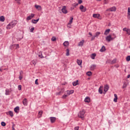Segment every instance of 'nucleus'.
Returning <instances> with one entry per match:
<instances>
[{
    "label": "nucleus",
    "mask_w": 130,
    "mask_h": 130,
    "mask_svg": "<svg viewBox=\"0 0 130 130\" xmlns=\"http://www.w3.org/2000/svg\"><path fill=\"white\" fill-rule=\"evenodd\" d=\"M18 89L19 91H21V90H22V85H18Z\"/></svg>",
    "instance_id": "39"
},
{
    "label": "nucleus",
    "mask_w": 130,
    "mask_h": 130,
    "mask_svg": "<svg viewBox=\"0 0 130 130\" xmlns=\"http://www.w3.org/2000/svg\"><path fill=\"white\" fill-rule=\"evenodd\" d=\"M42 113H43V112H42V111H40L39 112V115H42Z\"/></svg>",
    "instance_id": "54"
},
{
    "label": "nucleus",
    "mask_w": 130,
    "mask_h": 130,
    "mask_svg": "<svg viewBox=\"0 0 130 130\" xmlns=\"http://www.w3.org/2000/svg\"><path fill=\"white\" fill-rule=\"evenodd\" d=\"M69 96V95L67 94H64L62 95V98L63 99H66V98H67V97H68Z\"/></svg>",
    "instance_id": "36"
},
{
    "label": "nucleus",
    "mask_w": 130,
    "mask_h": 130,
    "mask_svg": "<svg viewBox=\"0 0 130 130\" xmlns=\"http://www.w3.org/2000/svg\"><path fill=\"white\" fill-rule=\"evenodd\" d=\"M64 92V88H63L61 89V90L59 92L57 93L56 94L57 95H60V94L63 93Z\"/></svg>",
    "instance_id": "21"
},
{
    "label": "nucleus",
    "mask_w": 130,
    "mask_h": 130,
    "mask_svg": "<svg viewBox=\"0 0 130 130\" xmlns=\"http://www.w3.org/2000/svg\"><path fill=\"white\" fill-rule=\"evenodd\" d=\"M100 34H101V33L100 32H99V31L96 32L95 33V37H98V36H99Z\"/></svg>",
    "instance_id": "35"
},
{
    "label": "nucleus",
    "mask_w": 130,
    "mask_h": 130,
    "mask_svg": "<svg viewBox=\"0 0 130 130\" xmlns=\"http://www.w3.org/2000/svg\"><path fill=\"white\" fill-rule=\"evenodd\" d=\"M35 28L34 27H31L30 29V32H31L32 33H33V31H34Z\"/></svg>",
    "instance_id": "45"
},
{
    "label": "nucleus",
    "mask_w": 130,
    "mask_h": 130,
    "mask_svg": "<svg viewBox=\"0 0 130 130\" xmlns=\"http://www.w3.org/2000/svg\"><path fill=\"white\" fill-rule=\"evenodd\" d=\"M84 102L89 103V102H90V98L89 96H86L84 99Z\"/></svg>",
    "instance_id": "11"
},
{
    "label": "nucleus",
    "mask_w": 130,
    "mask_h": 130,
    "mask_svg": "<svg viewBox=\"0 0 130 130\" xmlns=\"http://www.w3.org/2000/svg\"><path fill=\"white\" fill-rule=\"evenodd\" d=\"M118 98H114V102H117Z\"/></svg>",
    "instance_id": "51"
},
{
    "label": "nucleus",
    "mask_w": 130,
    "mask_h": 130,
    "mask_svg": "<svg viewBox=\"0 0 130 130\" xmlns=\"http://www.w3.org/2000/svg\"><path fill=\"white\" fill-rule=\"evenodd\" d=\"M39 57H40L41 58H44V56L42 55V52H41V54H38Z\"/></svg>",
    "instance_id": "37"
},
{
    "label": "nucleus",
    "mask_w": 130,
    "mask_h": 130,
    "mask_svg": "<svg viewBox=\"0 0 130 130\" xmlns=\"http://www.w3.org/2000/svg\"><path fill=\"white\" fill-rule=\"evenodd\" d=\"M95 56H96L95 53L92 54L91 56L92 59H95Z\"/></svg>",
    "instance_id": "31"
},
{
    "label": "nucleus",
    "mask_w": 130,
    "mask_h": 130,
    "mask_svg": "<svg viewBox=\"0 0 130 130\" xmlns=\"http://www.w3.org/2000/svg\"><path fill=\"white\" fill-rule=\"evenodd\" d=\"M39 21V18H38V19H32L31 20V23H32V24H37V22Z\"/></svg>",
    "instance_id": "15"
},
{
    "label": "nucleus",
    "mask_w": 130,
    "mask_h": 130,
    "mask_svg": "<svg viewBox=\"0 0 130 130\" xmlns=\"http://www.w3.org/2000/svg\"><path fill=\"white\" fill-rule=\"evenodd\" d=\"M51 123H54L55 120H56V117H50Z\"/></svg>",
    "instance_id": "6"
},
{
    "label": "nucleus",
    "mask_w": 130,
    "mask_h": 130,
    "mask_svg": "<svg viewBox=\"0 0 130 130\" xmlns=\"http://www.w3.org/2000/svg\"><path fill=\"white\" fill-rule=\"evenodd\" d=\"M82 3H83V1L82 0H79L78 4H79V5H81Z\"/></svg>",
    "instance_id": "52"
},
{
    "label": "nucleus",
    "mask_w": 130,
    "mask_h": 130,
    "mask_svg": "<svg viewBox=\"0 0 130 130\" xmlns=\"http://www.w3.org/2000/svg\"><path fill=\"white\" fill-rule=\"evenodd\" d=\"M63 45H64V46H69V42L68 41H65L63 43Z\"/></svg>",
    "instance_id": "30"
},
{
    "label": "nucleus",
    "mask_w": 130,
    "mask_h": 130,
    "mask_svg": "<svg viewBox=\"0 0 130 130\" xmlns=\"http://www.w3.org/2000/svg\"><path fill=\"white\" fill-rule=\"evenodd\" d=\"M10 25H11L12 27L14 28V27H15V26H16V25H17V20H14L13 21L11 22Z\"/></svg>",
    "instance_id": "5"
},
{
    "label": "nucleus",
    "mask_w": 130,
    "mask_h": 130,
    "mask_svg": "<svg viewBox=\"0 0 130 130\" xmlns=\"http://www.w3.org/2000/svg\"><path fill=\"white\" fill-rule=\"evenodd\" d=\"M34 16H35V14L32 13L31 14V15L28 16L27 18H26V20H27V21H29V20H31V19H32Z\"/></svg>",
    "instance_id": "8"
},
{
    "label": "nucleus",
    "mask_w": 130,
    "mask_h": 130,
    "mask_svg": "<svg viewBox=\"0 0 130 130\" xmlns=\"http://www.w3.org/2000/svg\"><path fill=\"white\" fill-rule=\"evenodd\" d=\"M127 18L130 20V8H128Z\"/></svg>",
    "instance_id": "27"
},
{
    "label": "nucleus",
    "mask_w": 130,
    "mask_h": 130,
    "mask_svg": "<svg viewBox=\"0 0 130 130\" xmlns=\"http://www.w3.org/2000/svg\"><path fill=\"white\" fill-rule=\"evenodd\" d=\"M22 103L24 106H27L28 105V102H27V99L25 98L22 101Z\"/></svg>",
    "instance_id": "9"
},
{
    "label": "nucleus",
    "mask_w": 130,
    "mask_h": 130,
    "mask_svg": "<svg viewBox=\"0 0 130 130\" xmlns=\"http://www.w3.org/2000/svg\"><path fill=\"white\" fill-rule=\"evenodd\" d=\"M6 114L7 115H10V116H11V117H13L14 116V114L13 113V111H9L8 112H7L6 113Z\"/></svg>",
    "instance_id": "7"
},
{
    "label": "nucleus",
    "mask_w": 130,
    "mask_h": 130,
    "mask_svg": "<svg viewBox=\"0 0 130 130\" xmlns=\"http://www.w3.org/2000/svg\"><path fill=\"white\" fill-rule=\"evenodd\" d=\"M61 12L63 14H68V10H67V6H63L61 9Z\"/></svg>",
    "instance_id": "4"
},
{
    "label": "nucleus",
    "mask_w": 130,
    "mask_h": 130,
    "mask_svg": "<svg viewBox=\"0 0 130 130\" xmlns=\"http://www.w3.org/2000/svg\"><path fill=\"white\" fill-rule=\"evenodd\" d=\"M96 37L95 36H94L93 37H92L91 39V41H93V40H94L95 39V38Z\"/></svg>",
    "instance_id": "50"
},
{
    "label": "nucleus",
    "mask_w": 130,
    "mask_h": 130,
    "mask_svg": "<svg viewBox=\"0 0 130 130\" xmlns=\"http://www.w3.org/2000/svg\"><path fill=\"white\" fill-rule=\"evenodd\" d=\"M114 97H115V98H117V94H114Z\"/></svg>",
    "instance_id": "61"
},
{
    "label": "nucleus",
    "mask_w": 130,
    "mask_h": 130,
    "mask_svg": "<svg viewBox=\"0 0 130 130\" xmlns=\"http://www.w3.org/2000/svg\"><path fill=\"white\" fill-rule=\"evenodd\" d=\"M86 75L87 76L90 77V76H92V72H91L90 71H88L86 73Z\"/></svg>",
    "instance_id": "33"
},
{
    "label": "nucleus",
    "mask_w": 130,
    "mask_h": 130,
    "mask_svg": "<svg viewBox=\"0 0 130 130\" xmlns=\"http://www.w3.org/2000/svg\"><path fill=\"white\" fill-rule=\"evenodd\" d=\"M74 93V90H67V94H68V96H70L71 94H73Z\"/></svg>",
    "instance_id": "20"
},
{
    "label": "nucleus",
    "mask_w": 130,
    "mask_h": 130,
    "mask_svg": "<svg viewBox=\"0 0 130 130\" xmlns=\"http://www.w3.org/2000/svg\"><path fill=\"white\" fill-rule=\"evenodd\" d=\"M7 29H8V30H10V29H12V28H13V26H12V25L10 24V23L9 24H8V25L6 26Z\"/></svg>",
    "instance_id": "23"
},
{
    "label": "nucleus",
    "mask_w": 130,
    "mask_h": 130,
    "mask_svg": "<svg viewBox=\"0 0 130 130\" xmlns=\"http://www.w3.org/2000/svg\"><path fill=\"white\" fill-rule=\"evenodd\" d=\"M36 9H41V6H39V5H35V6Z\"/></svg>",
    "instance_id": "40"
},
{
    "label": "nucleus",
    "mask_w": 130,
    "mask_h": 130,
    "mask_svg": "<svg viewBox=\"0 0 130 130\" xmlns=\"http://www.w3.org/2000/svg\"><path fill=\"white\" fill-rule=\"evenodd\" d=\"M126 27H124L123 28V31H125V32L126 31Z\"/></svg>",
    "instance_id": "59"
},
{
    "label": "nucleus",
    "mask_w": 130,
    "mask_h": 130,
    "mask_svg": "<svg viewBox=\"0 0 130 130\" xmlns=\"http://www.w3.org/2000/svg\"><path fill=\"white\" fill-rule=\"evenodd\" d=\"M1 125H2V126H6V122L3 121L1 122Z\"/></svg>",
    "instance_id": "42"
},
{
    "label": "nucleus",
    "mask_w": 130,
    "mask_h": 130,
    "mask_svg": "<svg viewBox=\"0 0 130 130\" xmlns=\"http://www.w3.org/2000/svg\"><path fill=\"white\" fill-rule=\"evenodd\" d=\"M127 78L128 79H129V78H130V74H129V75H127Z\"/></svg>",
    "instance_id": "63"
},
{
    "label": "nucleus",
    "mask_w": 130,
    "mask_h": 130,
    "mask_svg": "<svg viewBox=\"0 0 130 130\" xmlns=\"http://www.w3.org/2000/svg\"><path fill=\"white\" fill-rule=\"evenodd\" d=\"M126 32V34L130 35V29L127 28Z\"/></svg>",
    "instance_id": "34"
},
{
    "label": "nucleus",
    "mask_w": 130,
    "mask_h": 130,
    "mask_svg": "<svg viewBox=\"0 0 130 130\" xmlns=\"http://www.w3.org/2000/svg\"><path fill=\"white\" fill-rule=\"evenodd\" d=\"M126 61H129L130 60V56H127L126 58Z\"/></svg>",
    "instance_id": "43"
},
{
    "label": "nucleus",
    "mask_w": 130,
    "mask_h": 130,
    "mask_svg": "<svg viewBox=\"0 0 130 130\" xmlns=\"http://www.w3.org/2000/svg\"><path fill=\"white\" fill-rule=\"evenodd\" d=\"M107 1H108V0H105L104 3H105V4L106 5L107 4H108V3L107 2Z\"/></svg>",
    "instance_id": "60"
},
{
    "label": "nucleus",
    "mask_w": 130,
    "mask_h": 130,
    "mask_svg": "<svg viewBox=\"0 0 130 130\" xmlns=\"http://www.w3.org/2000/svg\"><path fill=\"white\" fill-rule=\"evenodd\" d=\"M79 9L81 10V12L83 13H85V12L87 11V8H86V7H84L83 5H80Z\"/></svg>",
    "instance_id": "3"
},
{
    "label": "nucleus",
    "mask_w": 130,
    "mask_h": 130,
    "mask_svg": "<svg viewBox=\"0 0 130 130\" xmlns=\"http://www.w3.org/2000/svg\"><path fill=\"white\" fill-rule=\"evenodd\" d=\"M73 20H74V17H70V22L69 23V24H72V23H73Z\"/></svg>",
    "instance_id": "32"
},
{
    "label": "nucleus",
    "mask_w": 130,
    "mask_h": 130,
    "mask_svg": "<svg viewBox=\"0 0 130 130\" xmlns=\"http://www.w3.org/2000/svg\"><path fill=\"white\" fill-rule=\"evenodd\" d=\"M109 11L110 12H115L116 11V8L115 7H111L109 9Z\"/></svg>",
    "instance_id": "16"
},
{
    "label": "nucleus",
    "mask_w": 130,
    "mask_h": 130,
    "mask_svg": "<svg viewBox=\"0 0 130 130\" xmlns=\"http://www.w3.org/2000/svg\"><path fill=\"white\" fill-rule=\"evenodd\" d=\"M79 82V80H77L76 81H74L72 83L73 86H76L77 85H79V83H78Z\"/></svg>",
    "instance_id": "22"
},
{
    "label": "nucleus",
    "mask_w": 130,
    "mask_h": 130,
    "mask_svg": "<svg viewBox=\"0 0 130 130\" xmlns=\"http://www.w3.org/2000/svg\"><path fill=\"white\" fill-rule=\"evenodd\" d=\"M111 61L110 60H108L106 61V62H107V63H110Z\"/></svg>",
    "instance_id": "56"
},
{
    "label": "nucleus",
    "mask_w": 130,
    "mask_h": 130,
    "mask_svg": "<svg viewBox=\"0 0 130 130\" xmlns=\"http://www.w3.org/2000/svg\"><path fill=\"white\" fill-rule=\"evenodd\" d=\"M77 62L78 66H82V60H79V59H77Z\"/></svg>",
    "instance_id": "25"
},
{
    "label": "nucleus",
    "mask_w": 130,
    "mask_h": 130,
    "mask_svg": "<svg viewBox=\"0 0 130 130\" xmlns=\"http://www.w3.org/2000/svg\"><path fill=\"white\" fill-rule=\"evenodd\" d=\"M52 41H55L56 40V38L55 37H53L51 39Z\"/></svg>",
    "instance_id": "44"
},
{
    "label": "nucleus",
    "mask_w": 130,
    "mask_h": 130,
    "mask_svg": "<svg viewBox=\"0 0 130 130\" xmlns=\"http://www.w3.org/2000/svg\"><path fill=\"white\" fill-rule=\"evenodd\" d=\"M90 71H94L96 69V64H92L90 66Z\"/></svg>",
    "instance_id": "14"
},
{
    "label": "nucleus",
    "mask_w": 130,
    "mask_h": 130,
    "mask_svg": "<svg viewBox=\"0 0 130 130\" xmlns=\"http://www.w3.org/2000/svg\"><path fill=\"white\" fill-rule=\"evenodd\" d=\"M31 62H32V63L33 64H36V63H37V60H33L32 61H31Z\"/></svg>",
    "instance_id": "41"
},
{
    "label": "nucleus",
    "mask_w": 130,
    "mask_h": 130,
    "mask_svg": "<svg viewBox=\"0 0 130 130\" xmlns=\"http://www.w3.org/2000/svg\"><path fill=\"white\" fill-rule=\"evenodd\" d=\"M70 55V49H67L66 50V56H69Z\"/></svg>",
    "instance_id": "29"
},
{
    "label": "nucleus",
    "mask_w": 130,
    "mask_h": 130,
    "mask_svg": "<svg viewBox=\"0 0 130 130\" xmlns=\"http://www.w3.org/2000/svg\"><path fill=\"white\" fill-rule=\"evenodd\" d=\"M19 110H20V108L18 106L14 108V111L16 113H19Z\"/></svg>",
    "instance_id": "13"
},
{
    "label": "nucleus",
    "mask_w": 130,
    "mask_h": 130,
    "mask_svg": "<svg viewBox=\"0 0 130 130\" xmlns=\"http://www.w3.org/2000/svg\"><path fill=\"white\" fill-rule=\"evenodd\" d=\"M22 74H23V71L20 72V76H22Z\"/></svg>",
    "instance_id": "58"
},
{
    "label": "nucleus",
    "mask_w": 130,
    "mask_h": 130,
    "mask_svg": "<svg viewBox=\"0 0 130 130\" xmlns=\"http://www.w3.org/2000/svg\"><path fill=\"white\" fill-rule=\"evenodd\" d=\"M88 34H89V35H90V36H92V33H91V32H90L88 33Z\"/></svg>",
    "instance_id": "64"
},
{
    "label": "nucleus",
    "mask_w": 130,
    "mask_h": 130,
    "mask_svg": "<svg viewBox=\"0 0 130 130\" xmlns=\"http://www.w3.org/2000/svg\"><path fill=\"white\" fill-rule=\"evenodd\" d=\"M116 62V58L114 59L111 62V63L113 64Z\"/></svg>",
    "instance_id": "38"
},
{
    "label": "nucleus",
    "mask_w": 130,
    "mask_h": 130,
    "mask_svg": "<svg viewBox=\"0 0 130 130\" xmlns=\"http://www.w3.org/2000/svg\"><path fill=\"white\" fill-rule=\"evenodd\" d=\"M5 95H10V89L7 88L5 90Z\"/></svg>",
    "instance_id": "24"
},
{
    "label": "nucleus",
    "mask_w": 130,
    "mask_h": 130,
    "mask_svg": "<svg viewBox=\"0 0 130 130\" xmlns=\"http://www.w3.org/2000/svg\"><path fill=\"white\" fill-rule=\"evenodd\" d=\"M123 88H126V85H123Z\"/></svg>",
    "instance_id": "62"
},
{
    "label": "nucleus",
    "mask_w": 130,
    "mask_h": 130,
    "mask_svg": "<svg viewBox=\"0 0 130 130\" xmlns=\"http://www.w3.org/2000/svg\"><path fill=\"white\" fill-rule=\"evenodd\" d=\"M85 110H83L82 111H80L78 114V116L79 118H82V120H84V118L85 117Z\"/></svg>",
    "instance_id": "1"
},
{
    "label": "nucleus",
    "mask_w": 130,
    "mask_h": 130,
    "mask_svg": "<svg viewBox=\"0 0 130 130\" xmlns=\"http://www.w3.org/2000/svg\"><path fill=\"white\" fill-rule=\"evenodd\" d=\"M109 32H110V29H107L104 32V35H108L109 34Z\"/></svg>",
    "instance_id": "18"
},
{
    "label": "nucleus",
    "mask_w": 130,
    "mask_h": 130,
    "mask_svg": "<svg viewBox=\"0 0 130 130\" xmlns=\"http://www.w3.org/2000/svg\"><path fill=\"white\" fill-rule=\"evenodd\" d=\"M13 46H16V49H17V48H19V44H14L13 45Z\"/></svg>",
    "instance_id": "46"
},
{
    "label": "nucleus",
    "mask_w": 130,
    "mask_h": 130,
    "mask_svg": "<svg viewBox=\"0 0 130 130\" xmlns=\"http://www.w3.org/2000/svg\"><path fill=\"white\" fill-rule=\"evenodd\" d=\"M75 130H79V126H76L75 127Z\"/></svg>",
    "instance_id": "55"
},
{
    "label": "nucleus",
    "mask_w": 130,
    "mask_h": 130,
    "mask_svg": "<svg viewBox=\"0 0 130 130\" xmlns=\"http://www.w3.org/2000/svg\"><path fill=\"white\" fill-rule=\"evenodd\" d=\"M19 79L20 81L22 80V79H23V77L22 76V75H20V76L19 77Z\"/></svg>",
    "instance_id": "53"
},
{
    "label": "nucleus",
    "mask_w": 130,
    "mask_h": 130,
    "mask_svg": "<svg viewBox=\"0 0 130 130\" xmlns=\"http://www.w3.org/2000/svg\"><path fill=\"white\" fill-rule=\"evenodd\" d=\"M113 35L115 37L114 38H115V37H116L115 35L113 34ZM114 38H112V37H111V35H109V36H107V37L106 38V40L108 42H110V41H111L112 40H113V39H114Z\"/></svg>",
    "instance_id": "2"
},
{
    "label": "nucleus",
    "mask_w": 130,
    "mask_h": 130,
    "mask_svg": "<svg viewBox=\"0 0 130 130\" xmlns=\"http://www.w3.org/2000/svg\"><path fill=\"white\" fill-rule=\"evenodd\" d=\"M101 88H102V86H100L99 88V93H100V94H102L103 93V90Z\"/></svg>",
    "instance_id": "26"
},
{
    "label": "nucleus",
    "mask_w": 130,
    "mask_h": 130,
    "mask_svg": "<svg viewBox=\"0 0 130 130\" xmlns=\"http://www.w3.org/2000/svg\"><path fill=\"white\" fill-rule=\"evenodd\" d=\"M0 21L1 22H5V16H1L0 17Z\"/></svg>",
    "instance_id": "28"
},
{
    "label": "nucleus",
    "mask_w": 130,
    "mask_h": 130,
    "mask_svg": "<svg viewBox=\"0 0 130 130\" xmlns=\"http://www.w3.org/2000/svg\"><path fill=\"white\" fill-rule=\"evenodd\" d=\"M67 27L68 28H72V25L70 23H69L68 25H67Z\"/></svg>",
    "instance_id": "49"
},
{
    "label": "nucleus",
    "mask_w": 130,
    "mask_h": 130,
    "mask_svg": "<svg viewBox=\"0 0 130 130\" xmlns=\"http://www.w3.org/2000/svg\"><path fill=\"white\" fill-rule=\"evenodd\" d=\"M84 42H85V41L84 40H82L78 43V46H83L84 45Z\"/></svg>",
    "instance_id": "12"
},
{
    "label": "nucleus",
    "mask_w": 130,
    "mask_h": 130,
    "mask_svg": "<svg viewBox=\"0 0 130 130\" xmlns=\"http://www.w3.org/2000/svg\"><path fill=\"white\" fill-rule=\"evenodd\" d=\"M105 50H106V48H105V46H103L102 48L100 50V51L101 52H104V51H105Z\"/></svg>",
    "instance_id": "19"
},
{
    "label": "nucleus",
    "mask_w": 130,
    "mask_h": 130,
    "mask_svg": "<svg viewBox=\"0 0 130 130\" xmlns=\"http://www.w3.org/2000/svg\"><path fill=\"white\" fill-rule=\"evenodd\" d=\"M108 90H109V86H108V85H105V89H104V92H105V93H106V92H107V91H108Z\"/></svg>",
    "instance_id": "10"
},
{
    "label": "nucleus",
    "mask_w": 130,
    "mask_h": 130,
    "mask_svg": "<svg viewBox=\"0 0 130 130\" xmlns=\"http://www.w3.org/2000/svg\"><path fill=\"white\" fill-rule=\"evenodd\" d=\"M35 84L36 85H39V83H38V79H36L35 80Z\"/></svg>",
    "instance_id": "47"
},
{
    "label": "nucleus",
    "mask_w": 130,
    "mask_h": 130,
    "mask_svg": "<svg viewBox=\"0 0 130 130\" xmlns=\"http://www.w3.org/2000/svg\"><path fill=\"white\" fill-rule=\"evenodd\" d=\"M16 2H17V4H20V0H15Z\"/></svg>",
    "instance_id": "57"
},
{
    "label": "nucleus",
    "mask_w": 130,
    "mask_h": 130,
    "mask_svg": "<svg viewBox=\"0 0 130 130\" xmlns=\"http://www.w3.org/2000/svg\"><path fill=\"white\" fill-rule=\"evenodd\" d=\"M92 17L93 18H96L97 19H99V17H100V14H93Z\"/></svg>",
    "instance_id": "17"
},
{
    "label": "nucleus",
    "mask_w": 130,
    "mask_h": 130,
    "mask_svg": "<svg viewBox=\"0 0 130 130\" xmlns=\"http://www.w3.org/2000/svg\"><path fill=\"white\" fill-rule=\"evenodd\" d=\"M79 6V4L78 3H75L73 4V7H75L76 8V7Z\"/></svg>",
    "instance_id": "48"
}]
</instances>
